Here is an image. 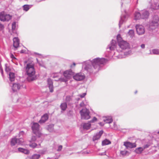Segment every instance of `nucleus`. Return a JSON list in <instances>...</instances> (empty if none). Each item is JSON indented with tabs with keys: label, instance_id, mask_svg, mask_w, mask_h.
<instances>
[{
	"label": "nucleus",
	"instance_id": "nucleus-1",
	"mask_svg": "<svg viewBox=\"0 0 159 159\" xmlns=\"http://www.w3.org/2000/svg\"><path fill=\"white\" fill-rule=\"evenodd\" d=\"M107 60L104 58H96L84 62L83 67L89 74L96 73L100 69L102 65L105 64Z\"/></svg>",
	"mask_w": 159,
	"mask_h": 159
},
{
	"label": "nucleus",
	"instance_id": "nucleus-2",
	"mask_svg": "<svg viewBox=\"0 0 159 159\" xmlns=\"http://www.w3.org/2000/svg\"><path fill=\"white\" fill-rule=\"evenodd\" d=\"M24 65L26 64L25 66V71L28 77L27 80L29 81H32L34 79L32 77L34 75L35 73V70L34 68V64L32 62H29L27 61H24Z\"/></svg>",
	"mask_w": 159,
	"mask_h": 159
},
{
	"label": "nucleus",
	"instance_id": "nucleus-3",
	"mask_svg": "<svg viewBox=\"0 0 159 159\" xmlns=\"http://www.w3.org/2000/svg\"><path fill=\"white\" fill-rule=\"evenodd\" d=\"M118 44L120 48L122 50L126 49L129 48V43L123 40L120 37V35L118 34L117 36Z\"/></svg>",
	"mask_w": 159,
	"mask_h": 159
},
{
	"label": "nucleus",
	"instance_id": "nucleus-4",
	"mask_svg": "<svg viewBox=\"0 0 159 159\" xmlns=\"http://www.w3.org/2000/svg\"><path fill=\"white\" fill-rule=\"evenodd\" d=\"M31 128L33 133L38 136L39 137L41 136L42 134L40 132L39 125L38 123H34L32 125Z\"/></svg>",
	"mask_w": 159,
	"mask_h": 159
},
{
	"label": "nucleus",
	"instance_id": "nucleus-5",
	"mask_svg": "<svg viewBox=\"0 0 159 159\" xmlns=\"http://www.w3.org/2000/svg\"><path fill=\"white\" fill-rule=\"evenodd\" d=\"M82 119L88 120L90 118L89 111L86 108H84L80 111Z\"/></svg>",
	"mask_w": 159,
	"mask_h": 159
},
{
	"label": "nucleus",
	"instance_id": "nucleus-6",
	"mask_svg": "<svg viewBox=\"0 0 159 159\" xmlns=\"http://www.w3.org/2000/svg\"><path fill=\"white\" fill-rule=\"evenodd\" d=\"M11 16L9 14L1 12L0 13V20L2 21H8L11 18Z\"/></svg>",
	"mask_w": 159,
	"mask_h": 159
},
{
	"label": "nucleus",
	"instance_id": "nucleus-7",
	"mask_svg": "<svg viewBox=\"0 0 159 159\" xmlns=\"http://www.w3.org/2000/svg\"><path fill=\"white\" fill-rule=\"evenodd\" d=\"M156 19L155 20H153L149 23V29L150 30H154L158 26V18L157 17H156Z\"/></svg>",
	"mask_w": 159,
	"mask_h": 159
},
{
	"label": "nucleus",
	"instance_id": "nucleus-8",
	"mask_svg": "<svg viewBox=\"0 0 159 159\" xmlns=\"http://www.w3.org/2000/svg\"><path fill=\"white\" fill-rule=\"evenodd\" d=\"M136 28L137 32L139 35H141L144 33V28L143 26L137 25H136Z\"/></svg>",
	"mask_w": 159,
	"mask_h": 159
},
{
	"label": "nucleus",
	"instance_id": "nucleus-9",
	"mask_svg": "<svg viewBox=\"0 0 159 159\" xmlns=\"http://www.w3.org/2000/svg\"><path fill=\"white\" fill-rule=\"evenodd\" d=\"M73 77V78L76 80L81 81L84 79L85 76L83 74L80 73L76 74Z\"/></svg>",
	"mask_w": 159,
	"mask_h": 159
},
{
	"label": "nucleus",
	"instance_id": "nucleus-10",
	"mask_svg": "<svg viewBox=\"0 0 159 159\" xmlns=\"http://www.w3.org/2000/svg\"><path fill=\"white\" fill-rule=\"evenodd\" d=\"M124 145L128 149L134 148L136 146L135 143H132L129 142H124Z\"/></svg>",
	"mask_w": 159,
	"mask_h": 159
},
{
	"label": "nucleus",
	"instance_id": "nucleus-11",
	"mask_svg": "<svg viewBox=\"0 0 159 159\" xmlns=\"http://www.w3.org/2000/svg\"><path fill=\"white\" fill-rule=\"evenodd\" d=\"M116 41L112 39L111 40V43L108 45L107 49L108 48L110 50L113 51L116 48Z\"/></svg>",
	"mask_w": 159,
	"mask_h": 159
},
{
	"label": "nucleus",
	"instance_id": "nucleus-12",
	"mask_svg": "<svg viewBox=\"0 0 159 159\" xmlns=\"http://www.w3.org/2000/svg\"><path fill=\"white\" fill-rule=\"evenodd\" d=\"M103 132V131L101 130L99 132L96 133L93 137V141L94 142H95L96 141L99 139L102 134Z\"/></svg>",
	"mask_w": 159,
	"mask_h": 159
},
{
	"label": "nucleus",
	"instance_id": "nucleus-13",
	"mask_svg": "<svg viewBox=\"0 0 159 159\" xmlns=\"http://www.w3.org/2000/svg\"><path fill=\"white\" fill-rule=\"evenodd\" d=\"M72 72L71 70H66L64 71L63 72L64 76L68 79H70L71 78L72 76Z\"/></svg>",
	"mask_w": 159,
	"mask_h": 159
},
{
	"label": "nucleus",
	"instance_id": "nucleus-14",
	"mask_svg": "<svg viewBox=\"0 0 159 159\" xmlns=\"http://www.w3.org/2000/svg\"><path fill=\"white\" fill-rule=\"evenodd\" d=\"M125 14L122 15L120 17V19L119 21V27L120 28L121 25H122L123 22L126 20V19L127 17V15L125 11Z\"/></svg>",
	"mask_w": 159,
	"mask_h": 159
},
{
	"label": "nucleus",
	"instance_id": "nucleus-15",
	"mask_svg": "<svg viewBox=\"0 0 159 159\" xmlns=\"http://www.w3.org/2000/svg\"><path fill=\"white\" fill-rule=\"evenodd\" d=\"M48 84L50 90V92L51 93L53 92V82L50 78H48Z\"/></svg>",
	"mask_w": 159,
	"mask_h": 159
},
{
	"label": "nucleus",
	"instance_id": "nucleus-16",
	"mask_svg": "<svg viewBox=\"0 0 159 159\" xmlns=\"http://www.w3.org/2000/svg\"><path fill=\"white\" fill-rule=\"evenodd\" d=\"M48 115L47 114H45L42 116L41 119L39 121V122L40 124L44 123L48 120Z\"/></svg>",
	"mask_w": 159,
	"mask_h": 159
},
{
	"label": "nucleus",
	"instance_id": "nucleus-17",
	"mask_svg": "<svg viewBox=\"0 0 159 159\" xmlns=\"http://www.w3.org/2000/svg\"><path fill=\"white\" fill-rule=\"evenodd\" d=\"M21 86L18 83H15L13 84L12 89L14 92H16L20 88Z\"/></svg>",
	"mask_w": 159,
	"mask_h": 159
},
{
	"label": "nucleus",
	"instance_id": "nucleus-18",
	"mask_svg": "<svg viewBox=\"0 0 159 159\" xmlns=\"http://www.w3.org/2000/svg\"><path fill=\"white\" fill-rule=\"evenodd\" d=\"M13 45L15 48H17L19 46V40L18 38L15 37L13 39Z\"/></svg>",
	"mask_w": 159,
	"mask_h": 159
},
{
	"label": "nucleus",
	"instance_id": "nucleus-19",
	"mask_svg": "<svg viewBox=\"0 0 159 159\" xmlns=\"http://www.w3.org/2000/svg\"><path fill=\"white\" fill-rule=\"evenodd\" d=\"M149 15V12L146 10H144L141 12L142 19H145L148 18Z\"/></svg>",
	"mask_w": 159,
	"mask_h": 159
},
{
	"label": "nucleus",
	"instance_id": "nucleus-20",
	"mask_svg": "<svg viewBox=\"0 0 159 159\" xmlns=\"http://www.w3.org/2000/svg\"><path fill=\"white\" fill-rule=\"evenodd\" d=\"M19 139H16L15 138H12L11 141V146H14L16 144H20L19 142Z\"/></svg>",
	"mask_w": 159,
	"mask_h": 159
},
{
	"label": "nucleus",
	"instance_id": "nucleus-21",
	"mask_svg": "<svg viewBox=\"0 0 159 159\" xmlns=\"http://www.w3.org/2000/svg\"><path fill=\"white\" fill-rule=\"evenodd\" d=\"M104 122L106 123L110 124L111 123L113 120L111 116L106 117L103 119Z\"/></svg>",
	"mask_w": 159,
	"mask_h": 159
},
{
	"label": "nucleus",
	"instance_id": "nucleus-22",
	"mask_svg": "<svg viewBox=\"0 0 159 159\" xmlns=\"http://www.w3.org/2000/svg\"><path fill=\"white\" fill-rule=\"evenodd\" d=\"M33 6V5H32L25 4L23 5L22 6V7L24 11H27L30 9Z\"/></svg>",
	"mask_w": 159,
	"mask_h": 159
},
{
	"label": "nucleus",
	"instance_id": "nucleus-23",
	"mask_svg": "<svg viewBox=\"0 0 159 159\" xmlns=\"http://www.w3.org/2000/svg\"><path fill=\"white\" fill-rule=\"evenodd\" d=\"M16 22L14 21L12 22V33L11 34L12 35H14V34H16V32L15 30L16 28Z\"/></svg>",
	"mask_w": 159,
	"mask_h": 159
},
{
	"label": "nucleus",
	"instance_id": "nucleus-24",
	"mask_svg": "<svg viewBox=\"0 0 159 159\" xmlns=\"http://www.w3.org/2000/svg\"><path fill=\"white\" fill-rule=\"evenodd\" d=\"M91 125L89 122L87 123H85L83 124V128L84 129L87 130L89 129L91 127Z\"/></svg>",
	"mask_w": 159,
	"mask_h": 159
},
{
	"label": "nucleus",
	"instance_id": "nucleus-25",
	"mask_svg": "<svg viewBox=\"0 0 159 159\" xmlns=\"http://www.w3.org/2000/svg\"><path fill=\"white\" fill-rule=\"evenodd\" d=\"M18 150L20 152L23 153L25 154H28L30 153V151L28 150L22 148H19Z\"/></svg>",
	"mask_w": 159,
	"mask_h": 159
},
{
	"label": "nucleus",
	"instance_id": "nucleus-26",
	"mask_svg": "<svg viewBox=\"0 0 159 159\" xmlns=\"http://www.w3.org/2000/svg\"><path fill=\"white\" fill-rule=\"evenodd\" d=\"M67 107V104L66 102H63L60 105V108L61 110V112L64 111L66 110Z\"/></svg>",
	"mask_w": 159,
	"mask_h": 159
},
{
	"label": "nucleus",
	"instance_id": "nucleus-27",
	"mask_svg": "<svg viewBox=\"0 0 159 159\" xmlns=\"http://www.w3.org/2000/svg\"><path fill=\"white\" fill-rule=\"evenodd\" d=\"M9 76L10 80L11 81H14L15 78V74L13 72H10L9 73Z\"/></svg>",
	"mask_w": 159,
	"mask_h": 159
},
{
	"label": "nucleus",
	"instance_id": "nucleus-28",
	"mask_svg": "<svg viewBox=\"0 0 159 159\" xmlns=\"http://www.w3.org/2000/svg\"><path fill=\"white\" fill-rule=\"evenodd\" d=\"M142 18L141 14L138 12H136L134 14V18L135 20L139 19Z\"/></svg>",
	"mask_w": 159,
	"mask_h": 159
},
{
	"label": "nucleus",
	"instance_id": "nucleus-29",
	"mask_svg": "<svg viewBox=\"0 0 159 159\" xmlns=\"http://www.w3.org/2000/svg\"><path fill=\"white\" fill-rule=\"evenodd\" d=\"M29 146L30 147L32 148H39V146H40V144H39V145H38L36 143H30L29 144Z\"/></svg>",
	"mask_w": 159,
	"mask_h": 159
},
{
	"label": "nucleus",
	"instance_id": "nucleus-30",
	"mask_svg": "<svg viewBox=\"0 0 159 159\" xmlns=\"http://www.w3.org/2000/svg\"><path fill=\"white\" fill-rule=\"evenodd\" d=\"M144 149L143 147H139L135 149V152L137 154H140L143 151Z\"/></svg>",
	"mask_w": 159,
	"mask_h": 159
},
{
	"label": "nucleus",
	"instance_id": "nucleus-31",
	"mask_svg": "<svg viewBox=\"0 0 159 159\" xmlns=\"http://www.w3.org/2000/svg\"><path fill=\"white\" fill-rule=\"evenodd\" d=\"M111 143V142L107 139H105L102 142V145L104 146L106 145H109Z\"/></svg>",
	"mask_w": 159,
	"mask_h": 159
},
{
	"label": "nucleus",
	"instance_id": "nucleus-32",
	"mask_svg": "<svg viewBox=\"0 0 159 159\" xmlns=\"http://www.w3.org/2000/svg\"><path fill=\"white\" fill-rule=\"evenodd\" d=\"M66 101L68 104H70L72 101V98L70 96H67L66 97Z\"/></svg>",
	"mask_w": 159,
	"mask_h": 159
},
{
	"label": "nucleus",
	"instance_id": "nucleus-33",
	"mask_svg": "<svg viewBox=\"0 0 159 159\" xmlns=\"http://www.w3.org/2000/svg\"><path fill=\"white\" fill-rule=\"evenodd\" d=\"M41 157L39 154H34L31 156V159H39Z\"/></svg>",
	"mask_w": 159,
	"mask_h": 159
},
{
	"label": "nucleus",
	"instance_id": "nucleus-34",
	"mask_svg": "<svg viewBox=\"0 0 159 159\" xmlns=\"http://www.w3.org/2000/svg\"><path fill=\"white\" fill-rule=\"evenodd\" d=\"M54 125L53 124H50L49 125L47 128V129L50 132H52L53 129Z\"/></svg>",
	"mask_w": 159,
	"mask_h": 159
},
{
	"label": "nucleus",
	"instance_id": "nucleus-35",
	"mask_svg": "<svg viewBox=\"0 0 159 159\" xmlns=\"http://www.w3.org/2000/svg\"><path fill=\"white\" fill-rule=\"evenodd\" d=\"M128 34L130 36V37L132 38L134 36V31L133 30H130L128 32Z\"/></svg>",
	"mask_w": 159,
	"mask_h": 159
},
{
	"label": "nucleus",
	"instance_id": "nucleus-36",
	"mask_svg": "<svg viewBox=\"0 0 159 159\" xmlns=\"http://www.w3.org/2000/svg\"><path fill=\"white\" fill-rule=\"evenodd\" d=\"M59 80L61 82H66L68 81V79L64 76L63 77L60 78Z\"/></svg>",
	"mask_w": 159,
	"mask_h": 159
},
{
	"label": "nucleus",
	"instance_id": "nucleus-37",
	"mask_svg": "<svg viewBox=\"0 0 159 159\" xmlns=\"http://www.w3.org/2000/svg\"><path fill=\"white\" fill-rule=\"evenodd\" d=\"M87 103L86 102V100H84L80 104V107H85L87 105Z\"/></svg>",
	"mask_w": 159,
	"mask_h": 159
},
{
	"label": "nucleus",
	"instance_id": "nucleus-38",
	"mask_svg": "<svg viewBox=\"0 0 159 159\" xmlns=\"http://www.w3.org/2000/svg\"><path fill=\"white\" fill-rule=\"evenodd\" d=\"M152 52L153 54L159 55V49H153L152 50Z\"/></svg>",
	"mask_w": 159,
	"mask_h": 159
},
{
	"label": "nucleus",
	"instance_id": "nucleus-39",
	"mask_svg": "<svg viewBox=\"0 0 159 159\" xmlns=\"http://www.w3.org/2000/svg\"><path fill=\"white\" fill-rule=\"evenodd\" d=\"M128 153V152L127 151H120V154L123 156L126 155Z\"/></svg>",
	"mask_w": 159,
	"mask_h": 159
},
{
	"label": "nucleus",
	"instance_id": "nucleus-40",
	"mask_svg": "<svg viewBox=\"0 0 159 159\" xmlns=\"http://www.w3.org/2000/svg\"><path fill=\"white\" fill-rule=\"evenodd\" d=\"M4 28V25L2 23H0V31H2L3 30Z\"/></svg>",
	"mask_w": 159,
	"mask_h": 159
},
{
	"label": "nucleus",
	"instance_id": "nucleus-41",
	"mask_svg": "<svg viewBox=\"0 0 159 159\" xmlns=\"http://www.w3.org/2000/svg\"><path fill=\"white\" fill-rule=\"evenodd\" d=\"M59 74L60 73H54L52 74V77H53V78H55L57 77L58 75H59Z\"/></svg>",
	"mask_w": 159,
	"mask_h": 159
},
{
	"label": "nucleus",
	"instance_id": "nucleus-42",
	"mask_svg": "<svg viewBox=\"0 0 159 159\" xmlns=\"http://www.w3.org/2000/svg\"><path fill=\"white\" fill-rule=\"evenodd\" d=\"M131 52L130 50H129L128 51L125 52H124L125 55L127 56L129 55L130 54Z\"/></svg>",
	"mask_w": 159,
	"mask_h": 159
},
{
	"label": "nucleus",
	"instance_id": "nucleus-43",
	"mask_svg": "<svg viewBox=\"0 0 159 159\" xmlns=\"http://www.w3.org/2000/svg\"><path fill=\"white\" fill-rule=\"evenodd\" d=\"M154 5H156V7H153V8L154 10L158 9H159V3L157 5V4H154Z\"/></svg>",
	"mask_w": 159,
	"mask_h": 159
},
{
	"label": "nucleus",
	"instance_id": "nucleus-44",
	"mask_svg": "<svg viewBox=\"0 0 159 159\" xmlns=\"http://www.w3.org/2000/svg\"><path fill=\"white\" fill-rule=\"evenodd\" d=\"M97 118L95 117H94L93 119L91 120L89 122L90 123H93V122H94L96 121L97 120Z\"/></svg>",
	"mask_w": 159,
	"mask_h": 159
},
{
	"label": "nucleus",
	"instance_id": "nucleus-45",
	"mask_svg": "<svg viewBox=\"0 0 159 159\" xmlns=\"http://www.w3.org/2000/svg\"><path fill=\"white\" fill-rule=\"evenodd\" d=\"M150 146V145L149 144H147L145 145H144V146H143V148L144 149V150L146 148H149V147Z\"/></svg>",
	"mask_w": 159,
	"mask_h": 159
},
{
	"label": "nucleus",
	"instance_id": "nucleus-46",
	"mask_svg": "<svg viewBox=\"0 0 159 159\" xmlns=\"http://www.w3.org/2000/svg\"><path fill=\"white\" fill-rule=\"evenodd\" d=\"M6 67L5 68V70L7 72H9L10 71V68L6 66V65H5Z\"/></svg>",
	"mask_w": 159,
	"mask_h": 159
},
{
	"label": "nucleus",
	"instance_id": "nucleus-47",
	"mask_svg": "<svg viewBox=\"0 0 159 159\" xmlns=\"http://www.w3.org/2000/svg\"><path fill=\"white\" fill-rule=\"evenodd\" d=\"M62 145H59L58 147V149H57V151H60L62 149Z\"/></svg>",
	"mask_w": 159,
	"mask_h": 159
},
{
	"label": "nucleus",
	"instance_id": "nucleus-48",
	"mask_svg": "<svg viewBox=\"0 0 159 159\" xmlns=\"http://www.w3.org/2000/svg\"><path fill=\"white\" fill-rule=\"evenodd\" d=\"M86 93H83L82 94H80L79 96L81 98H83L86 95Z\"/></svg>",
	"mask_w": 159,
	"mask_h": 159
},
{
	"label": "nucleus",
	"instance_id": "nucleus-49",
	"mask_svg": "<svg viewBox=\"0 0 159 159\" xmlns=\"http://www.w3.org/2000/svg\"><path fill=\"white\" fill-rule=\"evenodd\" d=\"M36 138L35 136H33L31 138V140L32 141H34L36 140Z\"/></svg>",
	"mask_w": 159,
	"mask_h": 159
},
{
	"label": "nucleus",
	"instance_id": "nucleus-50",
	"mask_svg": "<svg viewBox=\"0 0 159 159\" xmlns=\"http://www.w3.org/2000/svg\"><path fill=\"white\" fill-rule=\"evenodd\" d=\"M98 155H100V156H103V155H106V151H105L104 152H103L99 153Z\"/></svg>",
	"mask_w": 159,
	"mask_h": 159
},
{
	"label": "nucleus",
	"instance_id": "nucleus-51",
	"mask_svg": "<svg viewBox=\"0 0 159 159\" xmlns=\"http://www.w3.org/2000/svg\"><path fill=\"white\" fill-rule=\"evenodd\" d=\"M155 3H153V4H152V5H151V7H150V8H151V9H154L153 8V7H156V5H154V4Z\"/></svg>",
	"mask_w": 159,
	"mask_h": 159
},
{
	"label": "nucleus",
	"instance_id": "nucleus-52",
	"mask_svg": "<svg viewBox=\"0 0 159 159\" xmlns=\"http://www.w3.org/2000/svg\"><path fill=\"white\" fill-rule=\"evenodd\" d=\"M10 57L12 59H16V58L14 57V55L12 54H11Z\"/></svg>",
	"mask_w": 159,
	"mask_h": 159
},
{
	"label": "nucleus",
	"instance_id": "nucleus-53",
	"mask_svg": "<svg viewBox=\"0 0 159 159\" xmlns=\"http://www.w3.org/2000/svg\"><path fill=\"white\" fill-rule=\"evenodd\" d=\"M140 46L142 48L144 49L145 48V44H143L141 45Z\"/></svg>",
	"mask_w": 159,
	"mask_h": 159
},
{
	"label": "nucleus",
	"instance_id": "nucleus-54",
	"mask_svg": "<svg viewBox=\"0 0 159 159\" xmlns=\"http://www.w3.org/2000/svg\"><path fill=\"white\" fill-rule=\"evenodd\" d=\"M24 134V133L23 131H22L20 132L19 134L20 135H23Z\"/></svg>",
	"mask_w": 159,
	"mask_h": 159
},
{
	"label": "nucleus",
	"instance_id": "nucleus-55",
	"mask_svg": "<svg viewBox=\"0 0 159 159\" xmlns=\"http://www.w3.org/2000/svg\"><path fill=\"white\" fill-rule=\"evenodd\" d=\"M0 71L1 72V73L2 75L3 76V70L2 69V68H1L0 69Z\"/></svg>",
	"mask_w": 159,
	"mask_h": 159
},
{
	"label": "nucleus",
	"instance_id": "nucleus-56",
	"mask_svg": "<svg viewBox=\"0 0 159 159\" xmlns=\"http://www.w3.org/2000/svg\"><path fill=\"white\" fill-rule=\"evenodd\" d=\"M43 0H35V1L37 2H39L42 1H43Z\"/></svg>",
	"mask_w": 159,
	"mask_h": 159
},
{
	"label": "nucleus",
	"instance_id": "nucleus-57",
	"mask_svg": "<svg viewBox=\"0 0 159 159\" xmlns=\"http://www.w3.org/2000/svg\"><path fill=\"white\" fill-rule=\"evenodd\" d=\"M99 124L102 126H103V124H102V123L101 122H100L99 123Z\"/></svg>",
	"mask_w": 159,
	"mask_h": 159
},
{
	"label": "nucleus",
	"instance_id": "nucleus-58",
	"mask_svg": "<svg viewBox=\"0 0 159 159\" xmlns=\"http://www.w3.org/2000/svg\"><path fill=\"white\" fill-rule=\"evenodd\" d=\"M117 51L118 52H121L122 51H121V50H117Z\"/></svg>",
	"mask_w": 159,
	"mask_h": 159
},
{
	"label": "nucleus",
	"instance_id": "nucleus-59",
	"mask_svg": "<svg viewBox=\"0 0 159 159\" xmlns=\"http://www.w3.org/2000/svg\"><path fill=\"white\" fill-rule=\"evenodd\" d=\"M73 65L74 66H75V63H73Z\"/></svg>",
	"mask_w": 159,
	"mask_h": 159
},
{
	"label": "nucleus",
	"instance_id": "nucleus-60",
	"mask_svg": "<svg viewBox=\"0 0 159 159\" xmlns=\"http://www.w3.org/2000/svg\"><path fill=\"white\" fill-rule=\"evenodd\" d=\"M80 100V98H78L77 99V100Z\"/></svg>",
	"mask_w": 159,
	"mask_h": 159
},
{
	"label": "nucleus",
	"instance_id": "nucleus-61",
	"mask_svg": "<svg viewBox=\"0 0 159 159\" xmlns=\"http://www.w3.org/2000/svg\"><path fill=\"white\" fill-rule=\"evenodd\" d=\"M35 54H38V55H40L39 53H35Z\"/></svg>",
	"mask_w": 159,
	"mask_h": 159
},
{
	"label": "nucleus",
	"instance_id": "nucleus-62",
	"mask_svg": "<svg viewBox=\"0 0 159 159\" xmlns=\"http://www.w3.org/2000/svg\"><path fill=\"white\" fill-rule=\"evenodd\" d=\"M137 93V91H136L135 92V93Z\"/></svg>",
	"mask_w": 159,
	"mask_h": 159
},
{
	"label": "nucleus",
	"instance_id": "nucleus-63",
	"mask_svg": "<svg viewBox=\"0 0 159 159\" xmlns=\"http://www.w3.org/2000/svg\"><path fill=\"white\" fill-rule=\"evenodd\" d=\"M58 158V157H57V158H55V159H57Z\"/></svg>",
	"mask_w": 159,
	"mask_h": 159
},
{
	"label": "nucleus",
	"instance_id": "nucleus-64",
	"mask_svg": "<svg viewBox=\"0 0 159 159\" xmlns=\"http://www.w3.org/2000/svg\"><path fill=\"white\" fill-rule=\"evenodd\" d=\"M157 133H158V134H159V131H158V132H157Z\"/></svg>",
	"mask_w": 159,
	"mask_h": 159
}]
</instances>
